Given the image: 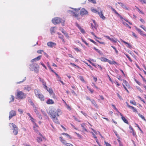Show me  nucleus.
Instances as JSON below:
<instances>
[{"instance_id":"f257e3e1","label":"nucleus","mask_w":146,"mask_h":146,"mask_svg":"<svg viewBox=\"0 0 146 146\" xmlns=\"http://www.w3.org/2000/svg\"><path fill=\"white\" fill-rule=\"evenodd\" d=\"M48 113L50 115V116L51 118H54V117H58L59 116L58 114L56 112V110L53 108H50Z\"/></svg>"},{"instance_id":"f03ea898","label":"nucleus","mask_w":146,"mask_h":146,"mask_svg":"<svg viewBox=\"0 0 146 146\" xmlns=\"http://www.w3.org/2000/svg\"><path fill=\"white\" fill-rule=\"evenodd\" d=\"M29 68L31 70L34 71L35 73H37L38 72L39 66L36 63H33L29 65Z\"/></svg>"},{"instance_id":"7ed1b4c3","label":"nucleus","mask_w":146,"mask_h":146,"mask_svg":"<svg viewBox=\"0 0 146 146\" xmlns=\"http://www.w3.org/2000/svg\"><path fill=\"white\" fill-rule=\"evenodd\" d=\"M16 98L22 99L25 98L26 96V94L22 91H19L17 92Z\"/></svg>"},{"instance_id":"20e7f679","label":"nucleus","mask_w":146,"mask_h":146,"mask_svg":"<svg viewBox=\"0 0 146 146\" xmlns=\"http://www.w3.org/2000/svg\"><path fill=\"white\" fill-rule=\"evenodd\" d=\"M52 23L54 25L58 24L60 23H62V21L61 19L58 17H55L52 19Z\"/></svg>"},{"instance_id":"39448f33","label":"nucleus","mask_w":146,"mask_h":146,"mask_svg":"<svg viewBox=\"0 0 146 146\" xmlns=\"http://www.w3.org/2000/svg\"><path fill=\"white\" fill-rule=\"evenodd\" d=\"M12 125V126L13 128V132L14 134L16 135L17 134L18 132V128L16 126V125L14 124L13 123H10Z\"/></svg>"},{"instance_id":"423d86ee","label":"nucleus","mask_w":146,"mask_h":146,"mask_svg":"<svg viewBox=\"0 0 146 146\" xmlns=\"http://www.w3.org/2000/svg\"><path fill=\"white\" fill-rule=\"evenodd\" d=\"M16 115V111L14 110L10 111L9 113V120L10 119Z\"/></svg>"},{"instance_id":"0eeeda50","label":"nucleus","mask_w":146,"mask_h":146,"mask_svg":"<svg viewBox=\"0 0 146 146\" xmlns=\"http://www.w3.org/2000/svg\"><path fill=\"white\" fill-rule=\"evenodd\" d=\"M80 14L81 15L83 16L88 14V13L84 8H83L80 11Z\"/></svg>"},{"instance_id":"6e6552de","label":"nucleus","mask_w":146,"mask_h":146,"mask_svg":"<svg viewBox=\"0 0 146 146\" xmlns=\"http://www.w3.org/2000/svg\"><path fill=\"white\" fill-rule=\"evenodd\" d=\"M47 46L50 48H52L55 47L56 45V44L55 43L52 42H49L47 43Z\"/></svg>"},{"instance_id":"1a4fd4ad","label":"nucleus","mask_w":146,"mask_h":146,"mask_svg":"<svg viewBox=\"0 0 146 146\" xmlns=\"http://www.w3.org/2000/svg\"><path fill=\"white\" fill-rule=\"evenodd\" d=\"M98 14L100 16V17L102 18V19L105 20L106 19V17L103 15V13L101 11L100 12H98Z\"/></svg>"},{"instance_id":"9d476101","label":"nucleus","mask_w":146,"mask_h":146,"mask_svg":"<svg viewBox=\"0 0 146 146\" xmlns=\"http://www.w3.org/2000/svg\"><path fill=\"white\" fill-rule=\"evenodd\" d=\"M119 114L121 116V119L124 122L127 124H128L129 122L128 121L127 119H126L123 116L122 114L121 113H119Z\"/></svg>"},{"instance_id":"9b49d317","label":"nucleus","mask_w":146,"mask_h":146,"mask_svg":"<svg viewBox=\"0 0 146 146\" xmlns=\"http://www.w3.org/2000/svg\"><path fill=\"white\" fill-rule=\"evenodd\" d=\"M118 3L123 8L125 9L126 10H128V9L126 5L123 3L121 2H118Z\"/></svg>"},{"instance_id":"f8f14e48","label":"nucleus","mask_w":146,"mask_h":146,"mask_svg":"<svg viewBox=\"0 0 146 146\" xmlns=\"http://www.w3.org/2000/svg\"><path fill=\"white\" fill-rule=\"evenodd\" d=\"M35 94L36 97L38 96L39 94H41L40 90L38 89H35L34 90Z\"/></svg>"},{"instance_id":"ddd939ff","label":"nucleus","mask_w":146,"mask_h":146,"mask_svg":"<svg viewBox=\"0 0 146 146\" xmlns=\"http://www.w3.org/2000/svg\"><path fill=\"white\" fill-rule=\"evenodd\" d=\"M46 104H53L54 103V101L50 99H49L46 102Z\"/></svg>"},{"instance_id":"4468645a","label":"nucleus","mask_w":146,"mask_h":146,"mask_svg":"<svg viewBox=\"0 0 146 146\" xmlns=\"http://www.w3.org/2000/svg\"><path fill=\"white\" fill-rule=\"evenodd\" d=\"M37 97L38 98L42 101H44V97L41 93L39 94Z\"/></svg>"},{"instance_id":"2eb2a0df","label":"nucleus","mask_w":146,"mask_h":146,"mask_svg":"<svg viewBox=\"0 0 146 146\" xmlns=\"http://www.w3.org/2000/svg\"><path fill=\"white\" fill-rule=\"evenodd\" d=\"M24 89L27 91L29 92L31 90V88L29 86L27 85L25 86Z\"/></svg>"},{"instance_id":"dca6fc26","label":"nucleus","mask_w":146,"mask_h":146,"mask_svg":"<svg viewBox=\"0 0 146 146\" xmlns=\"http://www.w3.org/2000/svg\"><path fill=\"white\" fill-rule=\"evenodd\" d=\"M105 37L106 38L110 40L111 41L113 42L114 43H115L116 42V41L115 40L112 38H110L109 36H105Z\"/></svg>"},{"instance_id":"f3484780","label":"nucleus","mask_w":146,"mask_h":146,"mask_svg":"<svg viewBox=\"0 0 146 146\" xmlns=\"http://www.w3.org/2000/svg\"><path fill=\"white\" fill-rule=\"evenodd\" d=\"M57 116L56 117H51V118L52 119V120L55 123H59V121L58 119L57 118Z\"/></svg>"},{"instance_id":"a211bd4d","label":"nucleus","mask_w":146,"mask_h":146,"mask_svg":"<svg viewBox=\"0 0 146 146\" xmlns=\"http://www.w3.org/2000/svg\"><path fill=\"white\" fill-rule=\"evenodd\" d=\"M39 79L40 80V81L42 83L44 87V88H47V87L46 85V82L43 79H41L40 78H39Z\"/></svg>"},{"instance_id":"6ab92c4d","label":"nucleus","mask_w":146,"mask_h":146,"mask_svg":"<svg viewBox=\"0 0 146 146\" xmlns=\"http://www.w3.org/2000/svg\"><path fill=\"white\" fill-rule=\"evenodd\" d=\"M46 89L49 92L50 94L51 95L52 94H53L54 95V94L53 93V91L51 88H44Z\"/></svg>"},{"instance_id":"aec40b11","label":"nucleus","mask_w":146,"mask_h":146,"mask_svg":"<svg viewBox=\"0 0 146 146\" xmlns=\"http://www.w3.org/2000/svg\"><path fill=\"white\" fill-rule=\"evenodd\" d=\"M93 49L94 50H95L97 52H98L100 54L102 55H103V54L101 51H100V50H98V49L96 48L95 47H94L93 48Z\"/></svg>"},{"instance_id":"412c9836","label":"nucleus","mask_w":146,"mask_h":146,"mask_svg":"<svg viewBox=\"0 0 146 146\" xmlns=\"http://www.w3.org/2000/svg\"><path fill=\"white\" fill-rule=\"evenodd\" d=\"M55 27H51L50 29V33L52 35H53V33H54L55 32V31L54 30V28Z\"/></svg>"},{"instance_id":"4be33fe9","label":"nucleus","mask_w":146,"mask_h":146,"mask_svg":"<svg viewBox=\"0 0 146 146\" xmlns=\"http://www.w3.org/2000/svg\"><path fill=\"white\" fill-rule=\"evenodd\" d=\"M121 42L127 44V47L129 48H131L132 47L130 44L128 42H125L123 40H122Z\"/></svg>"},{"instance_id":"5701e85b","label":"nucleus","mask_w":146,"mask_h":146,"mask_svg":"<svg viewBox=\"0 0 146 146\" xmlns=\"http://www.w3.org/2000/svg\"><path fill=\"white\" fill-rule=\"evenodd\" d=\"M28 102H29V103L31 104L33 106H35L32 100L30 98H29L28 99Z\"/></svg>"},{"instance_id":"b1692460","label":"nucleus","mask_w":146,"mask_h":146,"mask_svg":"<svg viewBox=\"0 0 146 146\" xmlns=\"http://www.w3.org/2000/svg\"><path fill=\"white\" fill-rule=\"evenodd\" d=\"M41 111H42V114L45 117V118L46 119L48 118V117L47 115V114L45 112L43 111H42V110H41Z\"/></svg>"},{"instance_id":"393cba45","label":"nucleus","mask_w":146,"mask_h":146,"mask_svg":"<svg viewBox=\"0 0 146 146\" xmlns=\"http://www.w3.org/2000/svg\"><path fill=\"white\" fill-rule=\"evenodd\" d=\"M100 59L102 61L105 62H107L108 60V59L106 58L102 57H101Z\"/></svg>"},{"instance_id":"a878e982","label":"nucleus","mask_w":146,"mask_h":146,"mask_svg":"<svg viewBox=\"0 0 146 146\" xmlns=\"http://www.w3.org/2000/svg\"><path fill=\"white\" fill-rule=\"evenodd\" d=\"M63 135H65L67 137L68 139H71V136L69 135L68 134L66 133H62Z\"/></svg>"},{"instance_id":"bb28decb","label":"nucleus","mask_w":146,"mask_h":146,"mask_svg":"<svg viewBox=\"0 0 146 146\" xmlns=\"http://www.w3.org/2000/svg\"><path fill=\"white\" fill-rule=\"evenodd\" d=\"M41 56H39L36 58L33 59V60H36V61L39 60L41 58Z\"/></svg>"},{"instance_id":"cd10ccee","label":"nucleus","mask_w":146,"mask_h":146,"mask_svg":"<svg viewBox=\"0 0 146 146\" xmlns=\"http://www.w3.org/2000/svg\"><path fill=\"white\" fill-rule=\"evenodd\" d=\"M92 104H93L95 107H96L97 106V104L96 102H95L94 100H92L91 101Z\"/></svg>"},{"instance_id":"c85d7f7f","label":"nucleus","mask_w":146,"mask_h":146,"mask_svg":"<svg viewBox=\"0 0 146 146\" xmlns=\"http://www.w3.org/2000/svg\"><path fill=\"white\" fill-rule=\"evenodd\" d=\"M51 71L55 74V75L56 76V77H57L58 78L60 79L61 78L58 74L56 73L53 70H51Z\"/></svg>"},{"instance_id":"c756f323","label":"nucleus","mask_w":146,"mask_h":146,"mask_svg":"<svg viewBox=\"0 0 146 146\" xmlns=\"http://www.w3.org/2000/svg\"><path fill=\"white\" fill-rule=\"evenodd\" d=\"M11 98H10L11 100L10 101L9 103H11V102H13L14 100V97L13 95H11Z\"/></svg>"},{"instance_id":"7c9ffc66","label":"nucleus","mask_w":146,"mask_h":146,"mask_svg":"<svg viewBox=\"0 0 146 146\" xmlns=\"http://www.w3.org/2000/svg\"><path fill=\"white\" fill-rule=\"evenodd\" d=\"M62 32L63 33L65 36H66V37L67 38H68L69 37V36H68V34L65 31H62Z\"/></svg>"},{"instance_id":"2f4dec72","label":"nucleus","mask_w":146,"mask_h":146,"mask_svg":"<svg viewBox=\"0 0 146 146\" xmlns=\"http://www.w3.org/2000/svg\"><path fill=\"white\" fill-rule=\"evenodd\" d=\"M37 116H38V117L40 119H42V118L41 114L38 112L36 113Z\"/></svg>"},{"instance_id":"473e14b6","label":"nucleus","mask_w":146,"mask_h":146,"mask_svg":"<svg viewBox=\"0 0 146 146\" xmlns=\"http://www.w3.org/2000/svg\"><path fill=\"white\" fill-rule=\"evenodd\" d=\"M138 113V115H139V116L140 117H141L143 120L144 121L146 120V119H145V117L143 115H141L139 113Z\"/></svg>"},{"instance_id":"72a5a7b5","label":"nucleus","mask_w":146,"mask_h":146,"mask_svg":"<svg viewBox=\"0 0 146 146\" xmlns=\"http://www.w3.org/2000/svg\"><path fill=\"white\" fill-rule=\"evenodd\" d=\"M34 108L33 110L36 113L38 112L37 111V108L35 106H33Z\"/></svg>"},{"instance_id":"f704fd0d","label":"nucleus","mask_w":146,"mask_h":146,"mask_svg":"<svg viewBox=\"0 0 146 146\" xmlns=\"http://www.w3.org/2000/svg\"><path fill=\"white\" fill-rule=\"evenodd\" d=\"M37 141L38 142H40L42 141V139L41 137H38L37 139Z\"/></svg>"},{"instance_id":"c9c22d12","label":"nucleus","mask_w":146,"mask_h":146,"mask_svg":"<svg viewBox=\"0 0 146 146\" xmlns=\"http://www.w3.org/2000/svg\"><path fill=\"white\" fill-rule=\"evenodd\" d=\"M91 11L93 12L96 13H98V12L96 9H92Z\"/></svg>"},{"instance_id":"e433bc0d","label":"nucleus","mask_w":146,"mask_h":146,"mask_svg":"<svg viewBox=\"0 0 146 146\" xmlns=\"http://www.w3.org/2000/svg\"><path fill=\"white\" fill-rule=\"evenodd\" d=\"M70 64L72 65L73 66H76V67H75L76 68L77 67L78 68H80V67L76 65L74 63H70Z\"/></svg>"},{"instance_id":"4c0bfd02","label":"nucleus","mask_w":146,"mask_h":146,"mask_svg":"<svg viewBox=\"0 0 146 146\" xmlns=\"http://www.w3.org/2000/svg\"><path fill=\"white\" fill-rule=\"evenodd\" d=\"M85 125V124H81V126L82 127V128L83 130L86 131H87V129H86V128L84 126V125Z\"/></svg>"},{"instance_id":"58836bf2","label":"nucleus","mask_w":146,"mask_h":146,"mask_svg":"<svg viewBox=\"0 0 146 146\" xmlns=\"http://www.w3.org/2000/svg\"><path fill=\"white\" fill-rule=\"evenodd\" d=\"M125 55H126L128 59L131 62H132V60L131 59V58L129 56V55L127 54H125Z\"/></svg>"},{"instance_id":"ea45409f","label":"nucleus","mask_w":146,"mask_h":146,"mask_svg":"<svg viewBox=\"0 0 146 146\" xmlns=\"http://www.w3.org/2000/svg\"><path fill=\"white\" fill-rule=\"evenodd\" d=\"M79 29L80 30V31L82 33L84 34L85 33V31L84 30V29H82L81 27H80Z\"/></svg>"},{"instance_id":"a19ab883","label":"nucleus","mask_w":146,"mask_h":146,"mask_svg":"<svg viewBox=\"0 0 146 146\" xmlns=\"http://www.w3.org/2000/svg\"><path fill=\"white\" fill-rule=\"evenodd\" d=\"M73 14V16L75 17H78V14H77V13H75V12H74Z\"/></svg>"},{"instance_id":"79ce46f5","label":"nucleus","mask_w":146,"mask_h":146,"mask_svg":"<svg viewBox=\"0 0 146 146\" xmlns=\"http://www.w3.org/2000/svg\"><path fill=\"white\" fill-rule=\"evenodd\" d=\"M111 47L115 50L116 53L117 54L118 53V51L116 48L113 46H111Z\"/></svg>"},{"instance_id":"37998d69","label":"nucleus","mask_w":146,"mask_h":146,"mask_svg":"<svg viewBox=\"0 0 146 146\" xmlns=\"http://www.w3.org/2000/svg\"><path fill=\"white\" fill-rule=\"evenodd\" d=\"M112 106L113 107L114 109L118 113H119V112L118 111L117 109L115 107V106L113 104H112Z\"/></svg>"},{"instance_id":"c03bdc74","label":"nucleus","mask_w":146,"mask_h":146,"mask_svg":"<svg viewBox=\"0 0 146 146\" xmlns=\"http://www.w3.org/2000/svg\"><path fill=\"white\" fill-rule=\"evenodd\" d=\"M136 30L139 32L141 34H142V33L143 32L140 29H139L137 28Z\"/></svg>"},{"instance_id":"a18cd8bd","label":"nucleus","mask_w":146,"mask_h":146,"mask_svg":"<svg viewBox=\"0 0 146 146\" xmlns=\"http://www.w3.org/2000/svg\"><path fill=\"white\" fill-rule=\"evenodd\" d=\"M79 79L81 80L82 81H84V79L83 78V77L81 76H79Z\"/></svg>"},{"instance_id":"49530a36","label":"nucleus","mask_w":146,"mask_h":146,"mask_svg":"<svg viewBox=\"0 0 146 146\" xmlns=\"http://www.w3.org/2000/svg\"><path fill=\"white\" fill-rule=\"evenodd\" d=\"M43 51H44L43 50H38L37 51V52L38 53L41 54L42 52H43Z\"/></svg>"},{"instance_id":"de8ad7c7","label":"nucleus","mask_w":146,"mask_h":146,"mask_svg":"<svg viewBox=\"0 0 146 146\" xmlns=\"http://www.w3.org/2000/svg\"><path fill=\"white\" fill-rule=\"evenodd\" d=\"M88 0L89 1L92 2L93 3H96V0Z\"/></svg>"},{"instance_id":"09e8293b","label":"nucleus","mask_w":146,"mask_h":146,"mask_svg":"<svg viewBox=\"0 0 146 146\" xmlns=\"http://www.w3.org/2000/svg\"><path fill=\"white\" fill-rule=\"evenodd\" d=\"M130 102L132 104H133L136 105V102L134 101H130Z\"/></svg>"},{"instance_id":"8fccbe9b","label":"nucleus","mask_w":146,"mask_h":146,"mask_svg":"<svg viewBox=\"0 0 146 146\" xmlns=\"http://www.w3.org/2000/svg\"><path fill=\"white\" fill-rule=\"evenodd\" d=\"M137 89L140 91L141 93L143 92V90L139 87H136Z\"/></svg>"},{"instance_id":"3c124183","label":"nucleus","mask_w":146,"mask_h":146,"mask_svg":"<svg viewBox=\"0 0 146 146\" xmlns=\"http://www.w3.org/2000/svg\"><path fill=\"white\" fill-rule=\"evenodd\" d=\"M88 90L91 93H93L94 92V90L91 89L90 88H89L88 87H87Z\"/></svg>"},{"instance_id":"603ef678","label":"nucleus","mask_w":146,"mask_h":146,"mask_svg":"<svg viewBox=\"0 0 146 146\" xmlns=\"http://www.w3.org/2000/svg\"><path fill=\"white\" fill-rule=\"evenodd\" d=\"M142 4L145 3L146 4V0H141L140 1Z\"/></svg>"},{"instance_id":"864d4df0","label":"nucleus","mask_w":146,"mask_h":146,"mask_svg":"<svg viewBox=\"0 0 146 146\" xmlns=\"http://www.w3.org/2000/svg\"><path fill=\"white\" fill-rule=\"evenodd\" d=\"M18 111L20 112L21 113H23V111L22 110L20 109H18Z\"/></svg>"},{"instance_id":"5fc2aeb1","label":"nucleus","mask_w":146,"mask_h":146,"mask_svg":"<svg viewBox=\"0 0 146 146\" xmlns=\"http://www.w3.org/2000/svg\"><path fill=\"white\" fill-rule=\"evenodd\" d=\"M61 142L62 143L64 144L65 145H66V143H66V140H62Z\"/></svg>"},{"instance_id":"6e6d98bb","label":"nucleus","mask_w":146,"mask_h":146,"mask_svg":"<svg viewBox=\"0 0 146 146\" xmlns=\"http://www.w3.org/2000/svg\"><path fill=\"white\" fill-rule=\"evenodd\" d=\"M76 134L77 135V136L80 138H82V136L80 135V134H79V133H76Z\"/></svg>"},{"instance_id":"4d7b16f0","label":"nucleus","mask_w":146,"mask_h":146,"mask_svg":"<svg viewBox=\"0 0 146 146\" xmlns=\"http://www.w3.org/2000/svg\"><path fill=\"white\" fill-rule=\"evenodd\" d=\"M104 143L105 144H106V146H111L109 143H108L106 142V141H104Z\"/></svg>"},{"instance_id":"13d9d810","label":"nucleus","mask_w":146,"mask_h":146,"mask_svg":"<svg viewBox=\"0 0 146 146\" xmlns=\"http://www.w3.org/2000/svg\"><path fill=\"white\" fill-rule=\"evenodd\" d=\"M135 82L139 85H141V83L139 82L137 80H136V79H135Z\"/></svg>"},{"instance_id":"bf43d9fd","label":"nucleus","mask_w":146,"mask_h":146,"mask_svg":"<svg viewBox=\"0 0 146 146\" xmlns=\"http://www.w3.org/2000/svg\"><path fill=\"white\" fill-rule=\"evenodd\" d=\"M82 41L84 43H85V44H86V45H87V46H88V45H89L88 44V43H87L86 42V41H85L84 40V39H82Z\"/></svg>"},{"instance_id":"052dcab7","label":"nucleus","mask_w":146,"mask_h":146,"mask_svg":"<svg viewBox=\"0 0 146 146\" xmlns=\"http://www.w3.org/2000/svg\"><path fill=\"white\" fill-rule=\"evenodd\" d=\"M47 66H48V67L51 70H51H52L50 66V65H49V63L48 62H47Z\"/></svg>"},{"instance_id":"680f3d73","label":"nucleus","mask_w":146,"mask_h":146,"mask_svg":"<svg viewBox=\"0 0 146 146\" xmlns=\"http://www.w3.org/2000/svg\"><path fill=\"white\" fill-rule=\"evenodd\" d=\"M89 40L91 42H92L94 44H96V43L95 41H94V40H92L91 39H89Z\"/></svg>"},{"instance_id":"e2e57ef3","label":"nucleus","mask_w":146,"mask_h":146,"mask_svg":"<svg viewBox=\"0 0 146 146\" xmlns=\"http://www.w3.org/2000/svg\"><path fill=\"white\" fill-rule=\"evenodd\" d=\"M75 25L79 29L81 27L79 26V24L77 23H76Z\"/></svg>"},{"instance_id":"0e129e2a","label":"nucleus","mask_w":146,"mask_h":146,"mask_svg":"<svg viewBox=\"0 0 146 146\" xmlns=\"http://www.w3.org/2000/svg\"><path fill=\"white\" fill-rule=\"evenodd\" d=\"M113 132L115 134V135L118 137H119V135L117 134V132L115 131H113Z\"/></svg>"},{"instance_id":"69168bd1","label":"nucleus","mask_w":146,"mask_h":146,"mask_svg":"<svg viewBox=\"0 0 146 146\" xmlns=\"http://www.w3.org/2000/svg\"><path fill=\"white\" fill-rule=\"evenodd\" d=\"M63 36L62 35H60L58 36V37L61 39H62L63 38Z\"/></svg>"},{"instance_id":"338daca9","label":"nucleus","mask_w":146,"mask_h":146,"mask_svg":"<svg viewBox=\"0 0 146 146\" xmlns=\"http://www.w3.org/2000/svg\"><path fill=\"white\" fill-rule=\"evenodd\" d=\"M141 22H142L143 23H145V21H144V20L142 19H140L139 20Z\"/></svg>"},{"instance_id":"774afa93","label":"nucleus","mask_w":146,"mask_h":146,"mask_svg":"<svg viewBox=\"0 0 146 146\" xmlns=\"http://www.w3.org/2000/svg\"><path fill=\"white\" fill-rule=\"evenodd\" d=\"M66 145L67 146H73V145L72 144L67 143L66 144Z\"/></svg>"}]
</instances>
